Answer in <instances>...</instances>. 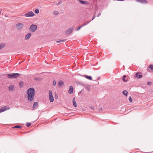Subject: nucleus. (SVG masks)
I'll return each instance as SVG.
<instances>
[{"mask_svg":"<svg viewBox=\"0 0 153 153\" xmlns=\"http://www.w3.org/2000/svg\"><path fill=\"white\" fill-rule=\"evenodd\" d=\"M27 93L28 96V99L30 101L33 100L35 96V91L33 88H30L28 89L27 91Z\"/></svg>","mask_w":153,"mask_h":153,"instance_id":"obj_1","label":"nucleus"},{"mask_svg":"<svg viewBox=\"0 0 153 153\" xmlns=\"http://www.w3.org/2000/svg\"><path fill=\"white\" fill-rule=\"evenodd\" d=\"M20 74L18 73H13L8 74L7 77L9 78H15L19 76Z\"/></svg>","mask_w":153,"mask_h":153,"instance_id":"obj_2","label":"nucleus"},{"mask_svg":"<svg viewBox=\"0 0 153 153\" xmlns=\"http://www.w3.org/2000/svg\"><path fill=\"white\" fill-rule=\"evenodd\" d=\"M37 28V26L36 25L32 24L30 28V30L32 32H35Z\"/></svg>","mask_w":153,"mask_h":153,"instance_id":"obj_3","label":"nucleus"},{"mask_svg":"<svg viewBox=\"0 0 153 153\" xmlns=\"http://www.w3.org/2000/svg\"><path fill=\"white\" fill-rule=\"evenodd\" d=\"M16 27L18 30H21L24 27V25L22 23H19L16 24Z\"/></svg>","mask_w":153,"mask_h":153,"instance_id":"obj_4","label":"nucleus"},{"mask_svg":"<svg viewBox=\"0 0 153 153\" xmlns=\"http://www.w3.org/2000/svg\"><path fill=\"white\" fill-rule=\"evenodd\" d=\"M49 100L50 102H52L54 100V99L52 94V91L50 90L49 91Z\"/></svg>","mask_w":153,"mask_h":153,"instance_id":"obj_5","label":"nucleus"},{"mask_svg":"<svg viewBox=\"0 0 153 153\" xmlns=\"http://www.w3.org/2000/svg\"><path fill=\"white\" fill-rule=\"evenodd\" d=\"M34 13L32 11H29L27 13H25L24 15L26 17H32L34 15Z\"/></svg>","mask_w":153,"mask_h":153,"instance_id":"obj_6","label":"nucleus"},{"mask_svg":"<svg viewBox=\"0 0 153 153\" xmlns=\"http://www.w3.org/2000/svg\"><path fill=\"white\" fill-rule=\"evenodd\" d=\"M73 30V27H71V28H69L67 30L66 32L65 33L66 35H68L71 33Z\"/></svg>","mask_w":153,"mask_h":153,"instance_id":"obj_7","label":"nucleus"},{"mask_svg":"<svg viewBox=\"0 0 153 153\" xmlns=\"http://www.w3.org/2000/svg\"><path fill=\"white\" fill-rule=\"evenodd\" d=\"M9 108H7L6 106L1 107V108H0V113L4 111L7 110L9 109Z\"/></svg>","mask_w":153,"mask_h":153,"instance_id":"obj_8","label":"nucleus"},{"mask_svg":"<svg viewBox=\"0 0 153 153\" xmlns=\"http://www.w3.org/2000/svg\"><path fill=\"white\" fill-rule=\"evenodd\" d=\"M141 74L140 72H137L135 74V77L137 79H140L142 77V76L140 74Z\"/></svg>","mask_w":153,"mask_h":153,"instance_id":"obj_9","label":"nucleus"},{"mask_svg":"<svg viewBox=\"0 0 153 153\" xmlns=\"http://www.w3.org/2000/svg\"><path fill=\"white\" fill-rule=\"evenodd\" d=\"M78 1L79 2L83 4L88 5L89 4V3L88 1L81 0H79Z\"/></svg>","mask_w":153,"mask_h":153,"instance_id":"obj_10","label":"nucleus"},{"mask_svg":"<svg viewBox=\"0 0 153 153\" xmlns=\"http://www.w3.org/2000/svg\"><path fill=\"white\" fill-rule=\"evenodd\" d=\"M73 87L72 86H70L68 91V93L71 94H72L73 92Z\"/></svg>","mask_w":153,"mask_h":153,"instance_id":"obj_11","label":"nucleus"},{"mask_svg":"<svg viewBox=\"0 0 153 153\" xmlns=\"http://www.w3.org/2000/svg\"><path fill=\"white\" fill-rule=\"evenodd\" d=\"M31 34L30 33H28L26 35L25 37V39L26 40L28 39L29 38H30V37L31 36Z\"/></svg>","mask_w":153,"mask_h":153,"instance_id":"obj_12","label":"nucleus"},{"mask_svg":"<svg viewBox=\"0 0 153 153\" xmlns=\"http://www.w3.org/2000/svg\"><path fill=\"white\" fill-rule=\"evenodd\" d=\"M72 102H73V105L74 106V107H76L77 106V104L76 103V100H75V97H74V98H73Z\"/></svg>","mask_w":153,"mask_h":153,"instance_id":"obj_13","label":"nucleus"},{"mask_svg":"<svg viewBox=\"0 0 153 153\" xmlns=\"http://www.w3.org/2000/svg\"><path fill=\"white\" fill-rule=\"evenodd\" d=\"M84 87L87 90L89 91L90 89L91 86L89 85H86Z\"/></svg>","mask_w":153,"mask_h":153,"instance_id":"obj_14","label":"nucleus"},{"mask_svg":"<svg viewBox=\"0 0 153 153\" xmlns=\"http://www.w3.org/2000/svg\"><path fill=\"white\" fill-rule=\"evenodd\" d=\"M64 84V82L62 81H59L58 83V86L61 87Z\"/></svg>","mask_w":153,"mask_h":153,"instance_id":"obj_15","label":"nucleus"},{"mask_svg":"<svg viewBox=\"0 0 153 153\" xmlns=\"http://www.w3.org/2000/svg\"><path fill=\"white\" fill-rule=\"evenodd\" d=\"M5 46V44L4 43L0 44V50L1 49Z\"/></svg>","mask_w":153,"mask_h":153,"instance_id":"obj_16","label":"nucleus"},{"mask_svg":"<svg viewBox=\"0 0 153 153\" xmlns=\"http://www.w3.org/2000/svg\"><path fill=\"white\" fill-rule=\"evenodd\" d=\"M14 86L13 85H10L9 87V91H13V90Z\"/></svg>","mask_w":153,"mask_h":153,"instance_id":"obj_17","label":"nucleus"},{"mask_svg":"<svg viewBox=\"0 0 153 153\" xmlns=\"http://www.w3.org/2000/svg\"><path fill=\"white\" fill-rule=\"evenodd\" d=\"M38 103L36 102H35L33 104V108H34L38 106Z\"/></svg>","mask_w":153,"mask_h":153,"instance_id":"obj_18","label":"nucleus"},{"mask_svg":"<svg viewBox=\"0 0 153 153\" xmlns=\"http://www.w3.org/2000/svg\"><path fill=\"white\" fill-rule=\"evenodd\" d=\"M85 76V77L87 78V79H89V80H92V77L91 76H88L87 75H85L84 76Z\"/></svg>","mask_w":153,"mask_h":153,"instance_id":"obj_19","label":"nucleus"},{"mask_svg":"<svg viewBox=\"0 0 153 153\" xmlns=\"http://www.w3.org/2000/svg\"><path fill=\"white\" fill-rule=\"evenodd\" d=\"M138 1L143 3H146L147 1L146 0H139Z\"/></svg>","mask_w":153,"mask_h":153,"instance_id":"obj_20","label":"nucleus"},{"mask_svg":"<svg viewBox=\"0 0 153 153\" xmlns=\"http://www.w3.org/2000/svg\"><path fill=\"white\" fill-rule=\"evenodd\" d=\"M123 94L125 95L126 96L128 94L127 91L126 90H124L123 91Z\"/></svg>","mask_w":153,"mask_h":153,"instance_id":"obj_21","label":"nucleus"},{"mask_svg":"<svg viewBox=\"0 0 153 153\" xmlns=\"http://www.w3.org/2000/svg\"><path fill=\"white\" fill-rule=\"evenodd\" d=\"M66 40V39H63V40H61L59 41H57V42L58 43L59 42H64Z\"/></svg>","mask_w":153,"mask_h":153,"instance_id":"obj_22","label":"nucleus"},{"mask_svg":"<svg viewBox=\"0 0 153 153\" xmlns=\"http://www.w3.org/2000/svg\"><path fill=\"white\" fill-rule=\"evenodd\" d=\"M149 67L152 70H153V65H149Z\"/></svg>","mask_w":153,"mask_h":153,"instance_id":"obj_23","label":"nucleus"},{"mask_svg":"<svg viewBox=\"0 0 153 153\" xmlns=\"http://www.w3.org/2000/svg\"><path fill=\"white\" fill-rule=\"evenodd\" d=\"M23 85V83L22 81L19 82V86L20 87H22Z\"/></svg>","mask_w":153,"mask_h":153,"instance_id":"obj_24","label":"nucleus"},{"mask_svg":"<svg viewBox=\"0 0 153 153\" xmlns=\"http://www.w3.org/2000/svg\"><path fill=\"white\" fill-rule=\"evenodd\" d=\"M39 12V10L38 9H36L35 10V13H36L38 14Z\"/></svg>","mask_w":153,"mask_h":153,"instance_id":"obj_25","label":"nucleus"},{"mask_svg":"<svg viewBox=\"0 0 153 153\" xmlns=\"http://www.w3.org/2000/svg\"><path fill=\"white\" fill-rule=\"evenodd\" d=\"M31 126V123H27L26 124V126L27 127H29Z\"/></svg>","mask_w":153,"mask_h":153,"instance_id":"obj_26","label":"nucleus"},{"mask_svg":"<svg viewBox=\"0 0 153 153\" xmlns=\"http://www.w3.org/2000/svg\"><path fill=\"white\" fill-rule=\"evenodd\" d=\"M91 22V21H87V22H86L85 23H84V24L85 25H87L88 24L89 22Z\"/></svg>","mask_w":153,"mask_h":153,"instance_id":"obj_27","label":"nucleus"},{"mask_svg":"<svg viewBox=\"0 0 153 153\" xmlns=\"http://www.w3.org/2000/svg\"><path fill=\"white\" fill-rule=\"evenodd\" d=\"M56 81L55 80H53V85L54 86H55L56 85Z\"/></svg>","mask_w":153,"mask_h":153,"instance_id":"obj_28","label":"nucleus"},{"mask_svg":"<svg viewBox=\"0 0 153 153\" xmlns=\"http://www.w3.org/2000/svg\"><path fill=\"white\" fill-rule=\"evenodd\" d=\"M13 128H21V127L20 126H19L17 125V126H15Z\"/></svg>","mask_w":153,"mask_h":153,"instance_id":"obj_29","label":"nucleus"},{"mask_svg":"<svg viewBox=\"0 0 153 153\" xmlns=\"http://www.w3.org/2000/svg\"><path fill=\"white\" fill-rule=\"evenodd\" d=\"M130 102H131L132 101V99L131 96H130L128 98Z\"/></svg>","mask_w":153,"mask_h":153,"instance_id":"obj_30","label":"nucleus"},{"mask_svg":"<svg viewBox=\"0 0 153 153\" xmlns=\"http://www.w3.org/2000/svg\"><path fill=\"white\" fill-rule=\"evenodd\" d=\"M54 13L55 15H57L59 13L58 11H56L54 12Z\"/></svg>","mask_w":153,"mask_h":153,"instance_id":"obj_31","label":"nucleus"},{"mask_svg":"<svg viewBox=\"0 0 153 153\" xmlns=\"http://www.w3.org/2000/svg\"><path fill=\"white\" fill-rule=\"evenodd\" d=\"M60 2H61V1H60L59 2V3H58V4L57 3H56V2H55L54 3V4H55V5H58L59 4H60L61 3H60Z\"/></svg>","mask_w":153,"mask_h":153,"instance_id":"obj_32","label":"nucleus"},{"mask_svg":"<svg viewBox=\"0 0 153 153\" xmlns=\"http://www.w3.org/2000/svg\"><path fill=\"white\" fill-rule=\"evenodd\" d=\"M123 81L124 82H126L127 81V80H126L125 79V78H124L123 77Z\"/></svg>","mask_w":153,"mask_h":153,"instance_id":"obj_33","label":"nucleus"},{"mask_svg":"<svg viewBox=\"0 0 153 153\" xmlns=\"http://www.w3.org/2000/svg\"><path fill=\"white\" fill-rule=\"evenodd\" d=\"M95 13L94 15V16L93 17V18L92 19V20H93L95 18Z\"/></svg>","mask_w":153,"mask_h":153,"instance_id":"obj_34","label":"nucleus"},{"mask_svg":"<svg viewBox=\"0 0 153 153\" xmlns=\"http://www.w3.org/2000/svg\"><path fill=\"white\" fill-rule=\"evenodd\" d=\"M81 28V27H79L77 29H76V30L78 31Z\"/></svg>","mask_w":153,"mask_h":153,"instance_id":"obj_35","label":"nucleus"},{"mask_svg":"<svg viewBox=\"0 0 153 153\" xmlns=\"http://www.w3.org/2000/svg\"><path fill=\"white\" fill-rule=\"evenodd\" d=\"M85 25L84 24L81 25L80 26L81 27H83Z\"/></svg>","mask_w":153,"mask_h":153,"instance_id":"obj_36","label":"nucleus"},{"mask_svg":"<svg viewBox=\"0 0 153 153\" xmlns=\"http://www.w3.org/2000/svg\"><path fill=\"white\" fill-rule=\"evenodd\" d=\"M101 15V13H99V14H98L97 16V17H99V16L100 15Z\"/></svg>","mask_w":153,"mask_h":153,"instance_id":"obj_37","label":"nucleus"},{"mask_svg":"<svg viewBox=\"0 0 153 153\" xmlns=\"http://www.w3.org/2000/svg\"><path fill=\"white\" fill-rule=\"evenodd\" d=\"M126 75H124L123 76V77L124 78H125L126 77Z\"/></svg>","mask_w":153,"mask_h":153,"instance_id":"obj_38","label":"nucleus"},{"mask_svg":"<svg viewBox=\"0 0 153 153\" xmlns=\"http://www.w3.org/2000/svg\"><path fill=\"white\" fill-rule=\"evenodd\" d=\"M150 82H147V84H148V85H150Z\"/></svg>","mask_w":153,"mask_h":153,"instance_id":"obj_39","label":"nucleus"},{"mask_svg":"<svg viewBox=\"0 0 153 153\" xmlns=\"http://www.w3.org/2000/svg\"><path fill=\"white\" fill-rule=\"evenodd\" d=\"M90 108L91 109L94 110V108L92 107H91Z\"/></svg>","mask_w":153,"mask_h":153,"instance_id":"obj_40","label":"nucleus"},{"mask_svg":"<svg viewBox=\"0 0 153 153\" xmlns=\"http://www.w3.org/2000/svg\"><path fill=\"white\" fill-rule=\"evenodd\" d=\"M117 1H124L125 0H117Z\"/></svg>","mask_w":153,"mask_h":153,"instance_id":"obj_41","label":"nucleus"},{"mask_svg":"<svg viewBox=\"0 0 153 153\" xmlns=\"http://www.w3.org/2000/svg\"><path fill=\"white\" fill-rule=\"evenodd\" d=\"M1 13V11H0V13Z\"/></svg>","mask_w":153,"mask_h":153,"instance_id":"obj_42","label":"nucleus"},{"mask_svg":"<svg viewBox=\"0 0 153 153\" xmlns=\"http://www.w3.org/2000/svg\"><path fill=\"white\" fill-rule=\"evenodd\" d=\"M100 77L98 79H100Z\"/></svg>","mask_w":153,"mask_h":153,"instance_id":"obj_43","label":"nucleus"}]
</instances>
